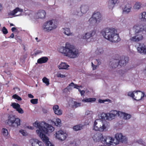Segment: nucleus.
Wrapping results in <instances>:
<instances>
[{
  "label": "nucleus",
  "instance_id": "bb28decb",
  "mask_svg": "<svg viewBox=\"0 0 146 146\" xmlns=\"http://www.w3.org/2000/svg\"><path fill=\"white\" fill-rule=\"evenodd\" d=\"M139 18L141 21L146 22V12H143L139 15Z\"/></svg>",
  "mask_w": 146,
  "mask_h": 146
},
{
  "label": "nucleus",
  "instance_id": "b1692460",
  "mask_svg": "<svg viewBox=\"0 0 146 146\" xmlns=\"http://www.w3.org/2000/svg\"><path fill=\"white\" fill-rule=\"evenodd\" d=\"M53 109L55 114L58 115H60L62 114V111L59 109V106L57 105H55L53 107Z\"/></svg>",
  "mask_w": 146,
  "mask_h": 146
},
{
  "label": "nucleus",
  "instance_id": "a878e982",
  "mask_svg": "<svg viewBox=\"0 0 146 146\" xmlns=\"http://www.w3.org/2000/svg\"><path fill=\"white\" fill-rule=\"evenodd\" d=\"M117 2V0H109L108 3V6L109 8L112 9Z\"/></svg>",
  "mask_w": 146,
  "mask_h": 146
},
{
  "label": "nucleus",
  "instance_id": "1a4fd4ad",
  "mask_svg": "<svg viewBox=\"0 0 146 146\" xmlns=\"http://www.w3.org/2000/svg\"><path fill=\"white\" fill-rule=\"evenodd\" d=\"M119 111L113 110L110 113H103L99 116V118L102 119L111 120L114 119L116 116H119Z\"/></svg>",
  "mask_w": 146,
  "mask_h": 146
},
{
  "label": "nucleus",
  "instance_id": "49530a36",
  "mask_svg": "<svg viewBox=\"0 0 146 146\" xmlns=\"http://www.w3.org/2000/svg\"><path fill=\"white\" fill-rule=\"evenodd\" d=\"M38 100L37 99H31L30 102L33 104H36L38 103Z\"/></svg>",
  "mask_w": 146,
  "mask_h": 146
},
{
  "label": "nucleus",
  "instance_id": "72a5a7b5",
  "mask_svg": "<svg viewBox=\"0 0 146 146\" xmlns=\"http://www.w3.org/2000/svg\"><path fill=\"white\" fill-rule=\"evenodd\" d=\"M1 134L4 137H7L8 135L7 129L6 128H3L1 130Z\"/></svg>",
  "mask_w": 146,
  "mask_h": 146
},
{
  "label": "nucleus",
  "instance_id": "de8ad7c7",
  "mask_svg": "<svg viewBox=\"0 0 146 146\" xmlns=\"http://www.w3.org/2000/svg\"><path fill=\"white\" fill-rule=\"evenodd\" d=\"M2 31L3 33L5 35L6 34L8 33L7 29L4 27H3L2 29Z\"/></svg>",
  "mask_w": 146,
  "mask_h": 146
},
{
  "label": "nucleus",
  "instance_id": "7ed1b4c3",
  "mask_svg": "<svg viewBox=\"0 0 146 146\" xmlns=\"http://www.w3.org/2000/svg\"><path fill=\"white\" fill-rule=\"evenodd\" d=\"M132 30L135 36L131 37L130 40L133 42H138L143 38V34L146 32V25L141 23L137 24L133 27Z\"/></svg>",
  "mask_w": 146,
  "mask_h": 146
},
{
  "label": "nucleus",
  "instance_id": "338daca9",
  "mask_svg": "<svg viewBox=\"0 0 146 146\" xmlns=\"http://www.w3.org/2000/svg\"><path fill=\"white\" fill-rule=\"evenodd\" d=\"M10 26H14V25L12 23H10Z\"/></svg>",
  "mask_w": 146,
  "mask_h": 146
},
{
  "label": "nucleus",
  "instance_id": "ddd939ff",
  "mask_svg": "<svg viewBox=\"0 0 146 146\" xmlns=\"http://www.w3.org/2000/svg\"><path fill=\"white\" fill-rule=\"evenodd\" d=\"M113 140L114 138L109 136H104L102 139V143L107 145L110 146L114 143Z\"/></svg>",
  "mask_w": 146,
  "mask_h": 146
},
{
  "label": "nucleus",
  "instance_id": "412c9836",
  "mask_svg": "<svg viewBox=\"0 0 146 146\" xmlns=\"http://www.w3.org/2000/svg\"><path fill=\"white\" fill-rule=\"evenodd\" d=\"M132 8L131 5L129 3H127L125 6L123 12L125 14H128L131 11Z\"/></svg>",
  "mask_w": 146,
  "mask_h": 146
},
{
  "label": "nucleus",
  "instance_id": "2f4dec72",
  "mask_svg": "<svg viewBox=\"0 0 146 146\" xmlns=\"http://www.w3.org/2000/svg\"><path fill=\"white\" fill-rule=\"evenodd\" d=\"M84 125L81 124H80L74 126L73 127V129L75 131H78L82 129L84 127Z\"/></svg>",
  "mask_w": 146,
  "mask_h": 146
},
{
  "label": "nucleus",
  "instance_id": "c85d7f7f",
  "mask_svg": "<svg viewBox=\"0 0 146 146\" xmlns=\"http://www.w3.org/2000/svg\"><path fill=\"white\" fill-rule=\"evenodd\" d=\"M89 9V7L87 5H82L81 7V11L83 13H85L87 12Z\"/></svg>",
  "mask_w": 146,
  "mask_h": 146
},
{
  "label": "nucleus",
  "instance_id": "9d476101",
  "mask_svg": "<svg viewBox=\"0 0 146 146\" xmlns=\"http://www.w3.org/2000/svg\"><path fill=\"white\" fill-rule=\"evenodd\" d=\"M115 139L113 140V143L115 145H118L119 143H125L127 141V138L125 136L123 135L120 133H117L115 135Z\"/></svg>",
  "mask_w": 146,
  "mask_h": 146
},
{
  "label": "nucleus",
  "instance_id": "f03ea898",
  "mask_svg": "<svg viewBox=\"0 0 146 146\" xmlns=\"http://www.w3.org/2000/svg\"><path fill=\"white\" fill-rule=\"evenodd\" d=\"M101 33L105 38L112 42L117 43L121 40L119 34L113 28H106L102 30Z\"/></svg>",
  "mask_w": 146,
  "mask_h": 146
},
{
  "label": "nucleus",
  "instance_id": "680f3d73",
  "mask_svg": "<svg viewBox=\"0 0 146 146\" xmlns=\"http://www.w3.org/2000/svg\"><path fill=\"white\" fill-rule=\"evenodd\" d=\"M79 86L76 85H75L74 84V88H76V89H78V88L79 87Z\"/></svg>",
  "mask_w": 146,
  "mask_h": 146
},
{
  "label": "nucleus",
  "instance_id": "f704fd0d",
  "mask_svg": "<svg viewBox=\"0 0 146 146\" xmlns=\"http://www.w3.org/2000/svg\"><path fill=\"white\" fill-rule=\"evenodd\" d=\"M141 7V3L139 2H137L135 4L133 7V8L135 9L138 10L140 9Z\"/></svg>",
  "mask_w": 146,
  "mask_h": 146
},
{
  "label": "nucleus",
  "instance_id": "bf43d9fd",
  "mask_svg": "<svg viewBox=\"0 0 146 146\" xmlns=\"http://www.w3.org/2000/svg\"><path fill=\"white\" fill-rule=\"evenodd\" d=\"M41 52V51H37L35 53V55H36Z\"/></svg>",
  "mask_w": 146,
  "mask_h": 146
},
{
  "label": "nucleus",
  "instance_id": "052dcab7",
  "mask_svg": "<svg viewBox=\"0 0 146 146\" xmlns=\"http://www.w3.org/2000/svg\"><path fill=\"white\" fill-rule=\"evenodd\" d=\"M11 30L13 32L16 30V28L14 27H12L11 29Z\"/></svg>",
  "mask_w": 146,
  "mask_h": 146
},
{
  "label": "nucleus",
  "instance_id": "7c9ffc66",
  "mask_svg": "<svg viewBox=\"0 0 146 146\" xmlns=\"http://www.w3.org/2000/svg\"><path fill=\"white\" fill-rule=\"evenodd\" d=\"M48 60V58L47 57H42L38 60L37 63L39 64L45 63Z\"/></svg>",
  "mask_w": 146,
  "mask_h": 146
},
{
  "label": "nucleus",
  "instance_id": "dca6fc26",
  "mask_svg": "<svg viewBox=\"0 0 146 146\" xmlns=\"http://www.w3.org/2000/svg\"><path fill=\"white\" fill-rule=\"evenodd\" d=\"M103 137L102 134L99 133H96L92 135V137L94 141L96 142H98L100 141L102 142Z\"/></svg>",
  "mask_w": 146,
  "mask_h": 146
},
{
  "label": "nucleus",
  "instance_id": "4468645a",
  "mask_svg": "<svg viewBox=\"0 0 146 146\" xmlns=\"http://www.w3.org/2000/svg\"><path fill=\"white\" fill-rule=\"evenodd\" d=\"M46 13L43 10H40L35 13L34 18L35 19H44L46 17Z\"/></svg>",
  "mask_w": 146,
  "mask_h": 146
},
{
  "label": "nucleus",
  "instance_id": "ea45409f",
  "mask_svg": "<svg viewBox=\"0 0 146 146\" xmlns=\"http://www.w3.org/2000/svg\"><path fill=\"white\" fill-rule=\"evenodd\" d=\"M93 114V112L91 111H87L85 113V115L89 117H92Z\"/></svg>",
  "mask_w": 146,
  "mask_h": 146
},
{
  "label": "nucleus",
  "instance_id": "3c124183",
  "mask_svg": "<svg viewBox=\"0 0 146 146\" xmlns=\"http://www.w3.org/2000/svg\"><path fill=\"white\" fill-rule=\"evenodd\" d=\"M110 100H102L101 99H99L98 100L99 102L100 103H104L106 101H110Z\"/></svg>",
  "mask_w": 146,
  "mask_h": 146
},
{
  "label": "nucleus",
  "instance_id": "69168bd1",
  "mask_svg": "<svg viewBox=\"0 0 146 146\" xmlns=\"http://www.w3.org/2000/svg\"><path fill=\"white\" fill-rule=\"evenodd\" d=\"M96 60L97 61V62H98V64L99 65L100 64L101 62L99 59H96Z\"/></svg>",
  "mask_w": 146,
  "mask_h": 146
},
{
  "label": "nucleus",
  "instance_id": "393cba45",
  "mask_svg": "<svg viewBox=\"0 0 146 146\" xmlns=\"http://www.w3.org/2000/svg\"><path fill=\"white\" fill-rule=\"evenodd\" d=\"M63 32L68 36H72L74 35L73 33L71 32L70 29L69 28H63Z\"/></svg>",
  "mask_w": 146,
  "mask_h": 146
},
{
  "label": "nucleus",
  "instance_id": "c756f323",
  "mask_svg": "<svg viewBox=\"0 0 146 146\" xmlns=\"http://www.w3.org/2000/svg\"><path fill=\"white\" fill-rule=\"evenodd\" d=\"M60 69H66L69 66L64 62H62L58 66Z\"/></svg>",
  "mask_w": 146,
  "mask_h": 146
},
{
  "label": "nucleus",
  "instance_id": "39448f33",
  "mask_svg": "<svg viewBox=\"0 0 146 146\" xmlns=\"http://www.w3.org/2000/svg\"><path fill=\"white\" fill-rule=\"evenodd\" d=\"M109 123L105 120L100 119H96L94 122V129L100 132L106 131L109 129Z\"/></svg>",
  "mask_w": 146,
  "mask_h": 146
},
{
  "label": "nucleus",
  "instance_id": "37998d69",
  "mask_svg": "<svg viewBox=\"0 0 146 146\" xmlns=\"http://www.w3.org/2000/svg\"><path fill=\"white\" fill-rule=\"evenodd\" d=\"M25 15L30 16V15L32 14L33 12L29 10H25Z\"/></svg>",
  "mask_w": 146,
  "mask_h": 146
},
{
  "label": "nucleus",
  "instance_id": "f257e3e1",
  "mask_svg": "<svg viewBox=\"0 0 146 146\" xmlns=\"http://www.w3.org/2000/svg\"><path fill=\"white\" fill-rule=\"evenodd\" d=\"M33 125L38 128L36 130V133L42 140H44V139H48V138L45 134L52 132L54 130V128L52 126L44 122L36 121L33 123Z\"/></svg>",
  "mask_w": 146,
  "mask_h": 146
},
{
  "label": "nucleus",
  "instance_id": "13d9d810",
  "mask_svg": "<svg viewBox=\"0 0 146 146\" xmlns=\"http://www.w3.org/2000/svg\"><path fill=\"white\" fill-rule=\"evenodd\" d=\"M28 96L30 98H34V96L31 94H28Z\"/></svg>",
  "mask_w": 146,
  "mask_h": 146
},
{
  "label": "nucleus",
  "instance_id": "4d7b16f0",
  "mask_svg": "<svg viewBox=\"0 0 146 146\" xmlns=\"http://www.w3.org/2000/svg\"><path fill=\"white\" fill-rule=\"evenodd\" d=\"M27 55L26 54H25L23 56H22V58L23 60H24L26 58H27Z\"/></svg>",
  "mask_w": 146,
  "mask_h": 146
},
{
  "label": "nucleus",
  "instance_id": "4be33fe9",
  "mask_svg": "<svg viewBox=\"0 0 146 146\" xmlns=\"http://www.w3.org/2000/svg\"><path fill=\"white\" fill-rule=\"evenodd\" d=\"M92 17L97 21L98 23H99L100 22V20H101L102 15L99 12H95L93 14Z\"/></svg>",
  "mask_w": 146,
  "mask_h": 146
},
{
  "label": "nucleus",
  "instance_id": "774afa93",
  "mask_svg": "<svg viewBox=\"0 0 146 146\" xmlns=\"http://www.w3.org/2000/svg\"><path fill=\"white\" fill-rule=\"evenodd\" d=\"M38 38L37 37H36L35 38V39L37 41V42H38L39 41H38L37 40L38 39Z\"/></svg>",
  "mask_w": 146,
  "mask_h": 146
},
{
  "label": "nucleus",
  "instance_id": "8fccbe9b",
  "mask_svg": "<svg viewBox=\"0 0 146 146\" xmlns=\"http://www.w3.org/2000/svg\"><path fill=\"white\" fill-rule=\"evenodd\" d=\"M19 132L22 134L23 136H26L27 135V134L26 133V131L22 129L20 130L19 131Z\"/></svg>",
  "mask_w": 146,
  "mask_h": 146
},
{
  "label": "nucleus",
  "instance_id": "6e6552de",
  "mask_svg": "<svg viewBox=\"0 0 146 146\" xmlns=\"http://www.w3.org/2000/svg\"><path fill=\"white\" fill-rule=\"evenodd\" d=\"M128 96L131 97L134 100L139 101L146 96L143 92L140 90L129 92L128 93Z\"/></svg>",
  "mask_w": 146,
  "mask_h": 146
},
{
  "label": "nucleus",
  "instance_id": "864d4df0",
  "mask_svg": "<svg viewBox=\"0 0 146 146\" xmlns=\"http://www.w3.org/2000/svg\"><path fill=\"white\" fill-rule=\"evenodd\" d=\"M92 67L93 68V70H94L96 69V65H94L93 64V63L92 62Z\"/></svg>",
  "mask_w": 146,
  "mask_h": 146
},
{
  "label": "nucleus",
  "instance_id": "423d86ee",
  "mask_svg": "<svg viewBox=\"0 0 146 146\" xmlns=\"http://www.w3.org/2000/svg\"><path fill=\"white\" fill-rule=\"evenodd\" d=\"M57 21L51 20L44 23L42 26V29L45 32H49L55 29L57 27Z\"/></svg>",
  "mask_w": 146,
  "mask_h": 146
},
{
  "label": "nucleus",
  "instance_id": "9b49d317",
  "mask_svg": "<svg viewBox=\"0 0 146 146\" xmlns=\"http://www.w3.org/2000/svg\"><path fill=\"white\" fill-rule=\"evenodd\" d=\"M54 135L56 138L61 141L64 140L67 136V133L62 130L56 131Z\"/></svg>",
  "mask_w": 146,
  "mask_h": 146
},
{
  "label": "nucleus",
  "instance_id": "2eb2a0df",
  "mask_svg": "<svg viewBox=\"0 0 146 146\" xmlns=\"http://www.w3.org/2000/svg\"><path fill=\"white\" fill-rule=\"evenodd\" d=\"M97 31L96 29H93L89 32L86 33L82 36V38L87 40L91 37H93L96 34Z\"/></svg>",
  "mask_w": 146,
  "mask_h": 146
},
{
  "label": "nucleus",
  "instance_id": "473e14b6",
  "mask_svg": "<svg viewBox=\"0 0 146 146\" xmlns=\"http://www.w3.org/2000/svg\"><path fill=\"white\" fill-rule=\"evenodd\" d=\"M96 100V99L94 98H85L82 100V102H95Z\"/></svg>",
  "mask_w": 146,
  "mask_h": 146
},
{
  "label": "nucleus",
  "instance_id": "e433bc0d",
  "mask_svg": "<svg viewBox=\"0 0 146 146\" xmlns=\"http://www.w3.org/2000/svg\"><path fill=\"white\" fill-rule=\"evenodd\" d=\"M54 124L56 126L59 127H60L61 124V120L59 118L56 119Z\"/></svg>",
  "mask_w": 146,
  "mask_h": 146
},
{
  "label": "nucleus",
  "instance_id": "f8f14e48",
  "mask_svg": "<svg viewBox=\"0 0 146 146\" xmlns=\"http://www.w3.org/2000/svg\"><path fill=\"white\" fill-rule=\"evenodd\" d=\"M23 11V9L19 7H16L13 10L10 11L8 15L11 16H19L22 15L21 13Z\"/></svg>",
  "mask_w": 146,
  "mask_h": 146
},
{
  "label": "nucleus",
  "instance_id": "79ce46f5",
  "mask_svg": "<svg viewBox=\"0 0 146 146\" xmlns=\"http://www.w3.org/2000/svg\"><path fill=\"white\" fill-rule=\"evenodd\" d=\"M74 84L72 82L67 87L68 89V91L69 92L72 89V88L74 87Z\"/></svg>",
  "mask_w": 146,
  "mask_h": 146
},
{
  "label": "nucleus",
  "instance_id": "aec40b11",
  "mask_svg": "<svg viewBox=\"0 0 146 146\" xmlns=\"http://www.w3.org/2000/svg\"><path fill=\"white\" fill-rule=\"evenodd\" d=\"M119 60L113 59L110 63V65L112 68H115L117 67L119 65Z\"/></svg>",
  "mask_w": 146,
  "mask_h": 146
},
{
  "label": "nucleus",
  "instance_id": "0eeeda50",
  "mask_svg": "<svg viewBox=\"0 0 146 146\" xmlns=\"http://www.w3.org/2000/svg\"><path fill=\"white\" fill-rule=\"evenodd\" d=\"M21 119L15 117L13 115H10L8 117L7 122L9 125L11 127L17 128L21 125Z\"/></svg>",
  "mask_w": 146,
  "mask_h": 146
},
{
  "label": "nucleus",
  "instance_id": "20e7f679",
  "mask_svg": "<svg viewBox=\"0 0 146 146\" xmlns=\"http://www.w3.org/2000/svg\"><path fill=\"white\" fill-rule=\"evenodd\" d=\"M58 51L64 55L72 58H76L79 55L78 49L68 43L66 44L65 47H60L58 49Z\"/></svg>",
  "mask_w": 146,
  "mask_h": 146
},
{
  "label": "nucleus",
  "instance_id": "58836bf2",
  "mask_svg": "<svg viewBox=\"0 0 146 146\" xmlns=\"http://www.w3.org/2000/svg\"><path fill=\"white\" fill-rule=\"evenodd\" d=\"M96 52L97 54H99L103 53L104 50L102 48H97Z\"/></svg>",
  "mask_w": 146,
  "mask_h": 146
},
{
  "label": "nucleus",
  "instance_id": "c9c22d12",
  "mask_svg": "<svg viewBox=\"0 0 146 146\" xmlns=\"http://www.w3.org/2000/svg\"><path fill=\"white\" fill-rule=\"evenodd\" d=\"M43 139L44 140H42L45 143L46 146H54L49 141V138H48V139Z\"/></svg>",
  "mask_w": 146,
  "mask_h": 146
},
{
  "label": "nucleus",
  "instance_id": "5fc2aeb1",
  "mask_svg": "<svg viewBox=\"0 0 146 146\" xmlns=\"http://www.w3.org/2000/svg\"><path fill=\"white\" fill-rule=\"evenodd\" d=\"M85 92V91L84 90H80V94L82 96L84 95Z\"/></svg>",
  "mask_w": 146,
  "mask_h": 146
},
{
  "label": "nucleus",
  "instance_id": "09e8293b",
  "mask_svg": "<svg viewBox=\"0 0 146 146\" xmlns=\"http://www.w3.org/2000/svg\"><path fill=\"white\" fill-rule=\"evenodd\" d=\"M16 110L20 113L22 114L24 112L23 110L20 108V107L17 109Z\"/></svg>",
  "mask_w": 146,
  "mask_h": 146
},
{
  "label": "nucleus",
  "instance_id": "f3484780",
  "mask_svg": "<svg viewBox=\"0 0 146 146\" xmlns=\"http://www.w3.org/2000/svg\"><path fill=\"white\" fill-rule=\"evenodd\" d=\"M29 142L32 146H44L42 142L36 139H32Z\"/></svg>",
  "mask_w": 146,
  "mask_h": 146
},
{
  "label": "nucleus",
  "instance_id": "603ef678",
  "mask_svg": "<svg viewBox=\"0 0 146 146\" xmlns=\"http://www.w3.org/2000/svg\"><path fill=\"white\" fill-rule=\"evenodd\" d=\"M57 76L58 77H60L61 78H64L65 76L64 75L60 73L58 74L57 75Z\"/></svg>",
  "mask_w": 146,
  "mask_h": 146
},
{
  "label": "nucleus",
  "instance_id": "a211bd4d",
  "mask_svg": "<svg viewBox=\"0 0 146 146\" xmlns=\"http://www.w3.org/2000/svg\"><path fill=\"white\" fill-rule=\"evenodd\" d=\"M138 52L141 54H146V46L143 44L139 43L137 47Z\"/></svg>",
  "mask_w": 146,
  "mask_h": 146
},
{
  "label": "nucleus",
  "instance_id": "c03bdc74",
  "mask_svg": "<svg viewBox=\"0 0 146 146\" xmlns=\"http://www.w3.org/2000/svg\"><path fill=\"white\" fill-rule=\"evenodd\" d=\"M12 97L13 98L17 99L19 101H21L22 100L21 98L16 94L13 95L12 96Z\"/></svg>",
  "mask_w": 146,
  "mask_h": 146
},
{
  "label": "nucleus",
  "instance_id": "0e129e2a",
  "mask_svg": "<svg viewBox=\"0 0 146 146\" xmlns=\"http://www.w3.org/2000/svg\"><path fill=\"white\" fill-rule=\"evenodd\" d=\"M28 128L31 129H34V127H32L31 126H28Z\"/></svg>",
  "mask_w": 146,
  "mask_h": 146
},
{
  "label": "nucleus",
  "instance_id": "6ab92c4d",
  "mask_svg": "<svg viewBox=\"0 0 146 146\" xmlns=\"http://www.w3.org/2000/svg\"><path fill=\"white\" fill-rule=\"evenodd\" d=\"M119 116L125 120H128L131 117L130 114L120 111H119Z\"/></svg>",
  "mask_w": 146,
  "mask_h": 146
},
{
  "label": "nucleus",
  "instance_id": "5701e85b",
  "mask_svg": "<svg viewBox=\"0 0 146 146\" xmlns=\"http://www.w3.org/2000/svg\"><path fill=\"white\" fill-rule=\"evenodd\" d=\"M129 58L127 57H122L119 60V64L120 66L125 65L128 61Z\"/></svg>",
  "mask_w": 146,
  "mask_h": 146
},
{
  "label": "nucleus",
  "instance_id": "e2e57ef3",
  "mask_svg": "<svg viewBox=\"0 0 146 146\" xmlns=\"http://www.w3.org/2000/svg\"><path fill=\"white\" fill-rule=\"evenodd\" d=\"M14 34L13 33H12L11 34L9 37L13 38L14 37Z\"/></svg>",
  "mask_w": 146,
  "mask_h": 146
},
{
  "label": "nucleus",
  "instance_id": "6e6d98bb",
  "mask_svg": "<svg viewBox=\"0 0 146 146\" xmlns=\"http://www.w3.org/2000/svg\"><path fill=\"white\" fill-rule=\"evenodd\" d=\"M63 91H64V92L65 93H68V91H68V89L66 87V88L65 89H64V90H63Z\"/></svg>",
  "mask_w": 146,
  "mask_h": 146
},
{
  "label": "nucleus",
  "instance_id": "a19ab883",
  "mask_svg": "<svg viewBox=\"0 0 146 146\" xmlns=\"http://www.w3.org/2000/svg\"><path fill=\"white\" fill-rule=\"evenodd\" d=\"M43 82L45 83L46 86H48L49 84V81L48 79L44 77L42 79Z\"/></svg>",
  "mask_w": 146,
  "mask_h": 146
},
{
  "label": "nucleus",
  "instance_id": "a18cd8bd",
  "mask_svg": "<svg viewBox=\"0 0 146 146\" xmlns=\"http://www.w3.org/2000/svg\"><path fill=\"white\" fill-rule=\"evenodd\" d=\"M81 105V103H78L76 102H74L73 106L76 108L79 107Z\"/></svg>",
  "mask_w": 146,
  "mask_h": 146
},
{
  "label": "nucleus",
  "instance_id": "4c0bfd02",
  "mask_svg": "<svg viewBox=\"0 0 146 146\" xmlns=\"http://www.w3.org/2000/svg\"><path fill=\"white\" fill-rule=\"evenodd\" d=\"M11 106H12L14 108L16 109V110L20 107V106L19 104L15 103H12Z\"/></svg>",
  "mask_w": 146,
  "mask_h": 146
},
{
  "label": "nucleus",
  "instance_id": "cd10ccee",
  "mask_svg": "<svg viewBox=\"0 0 146 146\" xmlns=\"http://www.w3.org/2000/svg\"><path fill=\"white\" fill-rule=\"evenodd\" d=\"M89 22L90 24L92 25H96L98 23L97 21L92 16L89 19Z\"/></svg>",
  "mask_w": 146,
  "mask_h": 146
}]
</instances>
